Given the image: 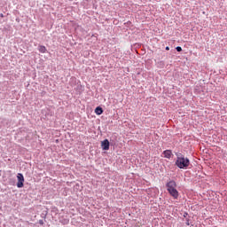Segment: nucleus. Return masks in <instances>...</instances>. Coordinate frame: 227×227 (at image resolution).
<instances>
[{"instance_id": "1", "label": "nucleus", "mask_w": 227, "mask_h": 227, "mask_svg": "<svg viewBox=\"0 0 227 227\" xmlns=\"http://www.w3.org/2000/svg\"><path fill=\"white\" fill-rule=\"evenodd\" d=\"M166 187L168 194H170L174 200H178L180 193L178 192V190H176V182L175 180H170L167 182Z\"/></svg>"}, {"instance_id": "2", "label": "nucleus", "mask_w": 227, "mask_h": 227, "mask_svg": "<svg viewBox=\"0 0 227 227\" xmlns=\"http://www.w3.org/2000/svg\"><path fill=\"white\" fill-rule=\"evenodd\" d=\"M176 166L179 168V169H185L189 168V165L191 164V161L187 158L184 157V154L182 153H176Z\"/></svg>"}, {"instance_id": "3", "label": "nucleus", "mask_w": 227, "mask_h": 227, "mask_svg": "<svg viewBox=\"0 0 227 227\" xmlns=\"http://www.w3.org/2000/svg\"><path fill=\"white\" fill-rule=\"evenodd\" d=\"M17 178H18L17 187L19 189H22V187H24V175L19 173L17 175Z\"/></svg>"}, {"instance_id": "4", "label": "nucleus", "mask_w": 227, "mask_h": 227, "mask_svg": "<svg viewBox=\"0 0 227 227\" xmlns=\"http://www.w3.org/2000/svg\"><path fill=\"white\" fill-rule=\"evenodd\" d=\"M101 148L103 150H109V140L105 139L104 141L101 142Z\"/></svg>"}, {"instance_id": "5", "label": "nucleus", "mask_w": 227, "mask_h": 227, "mask_svg": "<svg viewBox=\"0 0 227 227\" xmlns=\"http://www.w3.org/2000/svg\"><path fill=\"white\" fill-rule=\"evenodd\" d=\"M163 155L166 159H169L173 155V153L171 150H166L163 152Z\"/></svg>"}, {"instance_id": "6", "label": "nucleus", "mask_w": 227, "mask_h": 227, "mask_svg": "<svg viewBox=\"0 0 227 227\" xmlns=\"http://www.w3.org/2000/svg\"><path fill=\"white\" fill-rule=\"evenodd\" d=\"M38 51L42 54H45V52H47V48L45 46H43V45H39Z\"/></svg>"}, {"instance_id": "7", "label": "nucleus", "mask_w": 227, "mask_h": 227, "mask_svg": "<svg viewBox=\"0 0 227 227\" xmlns=\"http://www.w3.org/2000/svg\"><path fill=\"white\" fill-rule=\"evenodd\" d=\"M95 113H96V114L100 115V114H102V113H104V110L102 109V107L98 106V107H96V109H95Z\"/></svg>"}, {"instance_id": "8", "label": "nucleus", "mask_w": 227, "mask_h": 227, "mask_svg": "<svg viewBox=\"0 0 227 227\" xmlns=\"http://www.w3.org/2000/svg\"><path fill=\"white\" fill-rule=\"evenodd\" d=\"M176 49L177 52H182V47L177 46Z\"/></svg>"}, {"instance_id": "9", "label": "nucleus", "mask_w": 227, "mask_h": 227, "mask_svg": "<svg viewBox=\"0 0 227 227\" xmlns=\"http://www.w3.org/2000/svg\"><path fill=\"white\" fill-rule=\"evenodd\" d=\"M39 224L43 225V220H40Z\"/></svg>"}, {"instance_id": "10", "label": "nucleus", "mask_w": 227, "mask_h": 227, "mask_svg": "<svg viewBox=\"0 0 227 227\" xmlns=\"http://www.w3.org/2000/svg\"><path fill=\"white\" fill-rule=\"evenodd\" d=\"M165 49L166 51H169V46H167Z\"/></svg>"}]
</instances>
